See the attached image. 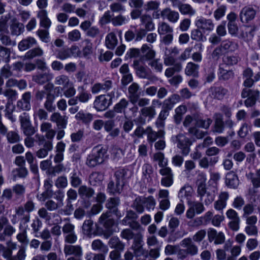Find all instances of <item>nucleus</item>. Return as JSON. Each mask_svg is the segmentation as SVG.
<instances>
[{
    "mask_svg": "<svg viewBox=\"0 0 260 260\" xmlns=\"http://www.w3.org/2000/svg\"><path fill=\"white\" fill-rule=\"evenodd\" d=\"M91 248L93 250L98 251L104 254H106L108 252V246L99 239L95 240L92 241Z\"/></svg>",
    "mask_w": 260,
    "mask_h": 260,
    "instance_id": "nucleus-48",
    "label": "nucleus"
},
{
    "mask_svg": "<svg viewBox=\"0 0 260 260\" xmlns=\"http://www.w3.org/2000/svg\"><path fill=\"white\" fill-rule=\"evenodd\" d=\"M123 186L112 180L108 184L107 190L110 194H120L123 189Z\"/></svg>",
    "mask_w": 260,
    "mask_h": 260,
    "instance_id": "nucleus-44",
    "label": "nucleus"
},
{
    "mask_svg": "<svg viewBox=\"0 0 260 260\" xmlns=\"http://www.w3.org/2000/svg\"><path fill=\"white\" fill-rule=\"evenodd\" d=\"M78 89L80 91L79 93L77 96V98H78L79 101L81 103L87 102L91 98V94L87 91H86L83 86L79 87Z\"/></svg>",
    "mask_w": 260,
    "mask_h": 260,
    "instance_id": "nucleus-51",
    "label": "nucleus"
},
{
    "mask_svg": "<svg viewBox=\"0 0 260 260\" xmlns=\"http://www.w3.org/2000/svg\"><path fill=\"white\" fill-rule=\"evenodd\" d=\"M47 110L42 108L36 109L34 113L33 116L34 120L39 118L40 120H46L48 119V113Z\"/></svg>",
    "mask_w": 260,
    "mask_h": 260,
    "instance_id": "nucleus-64",
    "label": "nucleus"
},
{
    "mask_svg": "<svg viewBox=\"0 0 260 260\" xmlns=\"http://www.w3.org/2000/svg\"><path fill=\"white\" fill-rule=\"evenodd\" d=\"M239 61V58L236 55H224L222 57V62L224 64L228 66H233L236 64Z\"/></svg>",
    "mask_w": 260,
    "mask_h": 260,
    "instance_id": "nucleus-59",
    "label": "nucleus"
},
{
    "mask_svg": "<svg viewBox=\"0 0 260 260\" xmlns=\"http://www.w3.org/2000/svg\"><path fill=\"white\" fill-rule=\"evenodd\" d=\"M140 21L141 24L144 25V29L146 30L152 31L154 29V24L150 15L146 14L142 15L140 17Z\"/></svg>",
    "mask_w": 260,
    "mask_h": 260,
    "instance_id": "nucleus-39",
    "label": "nucleus"
},
{
    "mask_svg": "<svg viewBox=\"0 0 260 260\" xmlns=\"http://www.w3.org/2000/svg\"><path fill=\"white\" fill-rule=\"evenodd\" d=\"M159 173L162 176L161 184L167 187L171 186L173 183V174L171 169L169 167L161 168Z\"/></svg>",
    "mask_w": 260,
    "mask_h": 260,
    "instance_id": "nucleus-16",
    "label": "nucleus"
},
{
    "mask_svg": "<svg viewBox=\"0 0 260 260\" xmlns=\"http://www.w3.org/2000/svg\"><path fill=\"white\" fill-rule=\"evenodd\" d=\"M127 174V171L124 169H119L114 173L115 181L123 186L124 185V180Z\"/></svg>",
    "mask_w": 260,
    "mask_h": 260,
    "instance_id": "nucleus-55",
    "label": "nucleus"
},
{
    "mask_svg": "<svg viewBox=\"0 0 260 260\" xmlns=\"http://www.w3.org/2000/svg\"><path fill=\"white\" fill-rule=\"evenodd\" d=\"M143 54L141 59L145 61H151L153 60L155 56V52L151 49L147 44H143L141 48Z\"/></svg>",
    "mask_w": 260,
    "mask_h": 260,
    "instance_id": "nucleus-33",
    "label": "nucleus"
},
{
    "mask_svg": "<svg viewBox=\"0 0 260 260\" xmlns=\"http://www.w3.org/2000/svg\"><path fill=\"white\" fill-rule=\"evenodd\" d=\"M93 221L91 219L85 220L82 226V233L88 237H91L93 233Z\"/></svg>",
    "mask_w": 260,
    "mask_h": 260,
    "instance_id": "nucleus-47",
    "label": "nucleus"
},
{
    "mask_svg": "<svg viewBox=\"0 0 260 260\" xmlns=\"http://www.w3.org/2000/svg\"><path fill=\"white\" fill-rule=\"evenodd\" d=\"M40 131L45 133V137L48 140H51L56 134V132L52 128V125L49 122H43L40 125Z\"/></svg>",
    "mask_w": 260,
    "mask_h": 260,
    "instance_id": "nucleus-27",
    "label": "nucleus"
},
{
    "mask_svg": "<svg viewBox=\"0 0 260 260\" xmlns=\"http://www.w3.org/2000/svg\"><path fill=\"white\" fill-rule=\"evenodd\" d=\"M256 10L251 5L244 7L239 14V18L243 23H248L253 20L256 16Z\"/></svg>",
    "mask_w": 260,
    "mask_h": 260,
    "instance_id": "nucleus-14",
    "label": "nucleus"
},
{
    "mask_svg": "<svg viewBox=\"0 0 260 260\" xmlns=\"http://www.w3.org/2000/svg\"><path fill=\"white\" fill-rule=\"evenodd\" d=\"M7 98L8 102L6 105V108H8V105L14 101H15L18 97V92L16 90L12 88H8L4 89L3 94Z\"/></svg>",
    "mask_w": 260,
    "mask_h": 260,
    "instance_id": "nucleus-43",
    "label": "nucleus"
},
{
    "mask_svg": "<svg viewBox=\"0 0 260 260\" xmlns=\"http://www.w3.org/2000/svg\"><path fill=\"white\" fill-rule=\"evenodd\" d=\"M113 87V82L111 80H105L103 83H96L91 87V90L93 94H96L100 92H107Z\"/></svg>",
    "mask_w": 260,
    "mask_h": 260,
    "instance_id": "nucleus-23",
    "label": "nucleus"
},
{
    "mask_svg": "<svg viewBox=\"0 0 260 260\" xmlns=\"http://www.w3.org/2000/svg\"><path fill=\"white\" fill-rule=\"evenodd\" d=\"M180 98L179 95L173 94L163 102L162 108L170 111L173 109L174 106L180 101Z\"/></svg>",
    "mask_w": 260,
    "mask_h": 260,
    "instance_id": "nucleus-30",
    "label": "nucleus"
},
{
    "mask_svg": "<svg viewBox=\"0 0 260 260\" xmlns=\"http://www.w3.org/2000/svg\"><path fill=\"white\" fill-rule=\"evenodd\" d=\"M220 46L224 53L234 52L237 49L238 47L237 43H235L229 40H225L222 41Z\"/></svg>",
    "mask_w": 260,
    "mask_h": 260,
    "instance_id": "nucleus-45",
    "label": "nucleus"
},
{
    "mask_svg": "<svg viewBox=\"0 0 260 260\" xmlns=\"http://www.w3.org/2000/svg\"><path fill=\"white\" fill-rule=\"evenodd\" d=\"M219 159L218 156L208 158L204 156L199 160V166L204 169H208L209 166H213L216 164Z\"/></svg>",
    "mask_w": 260,
    "mask_h": 260,
    "instance_id": "nucleus-42",
    "label": "nucleus"
},
{
    "mask_svg": "<svg viewBox=\"0 0 260 260\" xmlns=\"http://www.w3.org/2000/svg\"><path fill=\"white\" fill-rule=\"evenodd\" d=\"M52 78V76L47 73L38 74L33 76L32 80L36 83L43 85L49 81Z\"/></svg>",
    "mask_w": 260,
    "mask_h": 260,
    "instance_id": "nucleus-46",
    "label": "nucleus"
},
{
    "mask_svg": "<svg viewBox=\"0 0 260 260\" xmlns=\"http://www.w3.org/2000/svg\"><path fill=\"white\" fill-rule=\"evenodd\" d=\"M54 83L56 85L62 86L64 88H68L70 83L69 78L65 75H60L55 77Z\"/></svg>",
    "mask_w": 260,
    "mask_h": 260,
    "instance_id": "nucleus-52",
    "label": "nucleus"
},
{
    "mask_svg": "<svg viewBox=\"0 0 260 260\" xmlns=\"http://www.w3.org/2000/svg\"><path fill=\"white\" fill-rule=\"evenodd\" d=\"M180 244L182 247L185 248V249H181L179 251V254L181 255L182 257L185 258L187 255L193 256L198 253V247L190 238L183 239Z\"/></svg>",
    "mask_w": 260,
    "mask_h": 260,
    "instance_id": "nucleus-8",
    "label": "nucleus"
},
{
    "mask_svg": "<svg viewBox=\"0 0 260 260\" xmlns=\"http://www.w3.org/2000/svg\"><path fill=\"white\" fill-rule=\"evenodd\" d=\"M107 149L102 145L94 146L88 155L86 164L90 168H93L103 164L107 158Z\"/></svg>",
    "mask_w": 260,
    "mask_h": 260,
    "instance_id": "nucleus-2",
    "label": "nucleus"
},
{
    "mask_svg": "<svg viewBox=\"0 0 260 260\" xmlns=\"http://www.w3.org/2000/svg\"><path fill=\"white\" fill-rule=\"evenodd\" d=\"M11 34L14 36L21 35L24 30V25L20 22H14L10 27Z\"/></svg>",
    "mask_w": 260,
    "mask_h": 260,
    "instance_id": "nucleus-56",
    "label": "nucleus"
},
{
    "mask_svg": "<svg viewBox=\"0 0 260 260\" xmlns=\"http://www.w3.org/2000/svg\"><path fill=\"white\" fill-rule=\"evenodd\" d=\"M157 104L158 105H161V103L158 100H153L152 101V105L150 106L145 107L140 109V114L142 117L148 118V119L151 120L154 118L156 113L154 105Z\"/></svg>",
    "mask_w": 260,
    "mask_h": 260,
    "instance_id": "nucleus-19",
    "label": "nucleus"
},
{
    "mask_svg": "<svg viewBox=\"0 0 260 260\" xmlns=\"http://www.w3.org/2000/svg\"><path fill=\"white\" fill-rule=\"evenodd\" d=\"M3 109V106H0V134L2 135H6L9 143L12 144L17 143L20 141V137L18 133L15 131L8 132L7 127L2 122L1 111Z\"/></svg>",
    "mask_w": 260,
    "mask_h": 260,
    "instance_id": "nucleus-12",
    "label": "nucleus"
},
{
    "mask_svg": "<svg viewBox=\"0 0 260 260\" xmlns=\"http://www.w3.org/2000/svg\"><path fill=\"white\" fill-rule=\"evenodd\" d=\"M153 159L158 161V166L162 168H166L168 164L167 159H165L164 154L159 152L153 155Z\"/></svg>",
    "mask_w": 260,
    "mask_h": 260,
    "instance_id": "nucleus-63",
    "label": "nucleus"
},
{
    "mask_svg": "<svg viewBox=\"0 0 260 260\" xmlns=\"http://www.w3.org/2000/svg\"><path fill=\"white\" fill-rule=\"evenodd\" d=\"M173 31V29L170 26L169 24L165 22H162L158 24V32L160 36L165 35L172 33Z\"/></svg>",
    "mask_w": 260,
    "mask_h": 260,
    "instance_id": "nucleus-58",
    "label": "nucleus"
},
{
    "mask_svg": "<svg viewBox=\"0 0 260 260\" xmlns=\"http://www.w3.org/2000/svg\"><path fill=\"white\" fill-rule=\"evenodd\" d=\"M103 175L99 172H94L89 176V181L92 185L100 184L103 180Z\"/></svg>",
    "mask_w": 260,
    "mask_h": 260,
    "instance_id": "nucleus-61",
    "label": "nucleus"
},
{
    "mask_svg": "<svg viewBox=\"0 0 260 260\" xmlns=\"http://www.w3.org/2000/svg\"><path fill=\"white\" fill-rule=\"evenodd\" d=\"M55 96L50 93L47 94L46 100L44 104V107L49 112H53L56 110L54 103Z\"/></svg>",
    "mask_w": 260,
    "mask_h": 260,
    "instance_id": "nucleus-41",
    "label": "nucleus"
},
{
    "mask_svg": "<svg viewBox=\"0 0 260 260\" xmlns=\"http://www.w3.org/2000/svg\"><path fill=\"white\" fill-rule=\"evenodd\" d=\"M214 123L213 127V132L218 134L223 133L225 128L231 130L234 125V121L231 119H227L223 121V116L221 114L216 113L214 114Z\"/></svg>",
    "mask_w": 260,
    "mask_h": 260,
    "instance_id": "nucleus-5",
    "label": "nucleus"
},
{
    "mask_svg": "<svg viewBox=\"0 0 260 260\" xmlns=\"http://www.w3.org/2000/svg\"><path fill=\"white\" fill-rule=\"evenodd\" d=\"M193 119L195 121V126L198 127L208 129L212 122L211 118L203 119L200 114L196 113L193 114Z\"/></svg>",
    "mask_w": 260,
    "mask_h": 260,
    "instance_id": "nucleus-26",
    "label": "nucleus"
},
{
    "mask_svg": "<svg viewBox=\"0 0 260 260\" xmlns=\"http://www.w3.org/2000/svg\"><path fill=\"white\" fill-rule=\"evenodd\" d=\"M65 255L72 256H82L83 249L80 245L65 244L63 248Z\"/></svg>",
    "mask_w": 260,
    "mask_h": 260,
    "instance_id": "nucleus-22",
    "label": "nucleus"
},
{
    "mask_svg": "<svg viewBox=\"0 0 260 260\" xmlns=\"http://www.w3.org/2000/svg\"><path fill=\"white\" fill-rule=\"evenodd\" d=\"M114 96V92H111L107 95L102 94L95 97L93 102V107L98 111L106 110L112 104V98Z\"/></svg>",
    "mask_w": 260,
    "mask_h": 260,
    "instance_id": "nucleus-7",
    "label": "nucleus"
},
{
    "mask_svg": "<svg viewBox=\"0 0 260 260\" xmlns=\"http://www.w3.org/2000/svg\"><path fill=\"white\" fill-rule=\"evenodd\" d=\"M188 133L189 135L194 136L198 139L203 138L208 134L207 132H204L199 128L198 127L191 126L188 129Z\"/></svg>",
    "mask_w": 260,
    "mask_h": 260,
    "instance_id": "nucleus-53",
    "label": "nucleus"
},
{
    "mask_svg": "<svg viewBox=\"0 0 260 260\" xmlns=\"http://www.w3.org/2000/svg\"><path fill=\"white\" fill-rule=\"evenodd\" d=\"M205 34L201 29L197 28L191 30L190 33L191 39L193 40L199 42H204L206 40V37L204 35Z\"/></svg>",
    "mask_w": 260,
    "mask_h": 260,
    "instance_id": "nucleus-49",
    "label": "nucleus"
},
{
    "mask_svg": "<svg viewBox=\"0 0 260 260\" xmlns=\"http://www.w3.org/2000/svg\"><path fill=\"white\" fill-rule=\"evenodd\" d=\"M38 17L40 19V25L41 27L48 29L51 24V21L47 16V12L45 10L38 12Z\"/></svg>",
    "mask_w": 260,
    "mask_h": 260,
    "instance_id": "nucleus-35",
    "label": "nucleus"
},
{
    "mask_svg": "<svg viewBox=\"0 0 260 260\" xmlns=\"http://www.w3.org/2000/svg\"><path fill=\"white\" fill-rule=\"evenodd\" d=\"M143 246V236L141 233H138L129 248L135 253L136 257H140L145 254V250L144 249Z\"/></svg>",
    "mask_w": 260,
    "mask_h": 260,
    "instance_id": "nucleus-13",
    "label": "nucleus"
},
{
    "mask_svg": "<svg viewBox=\"0 0 260 260\" xmlns=\"http://www.w3.org/2000/svg\"><path fill=\"white\" fill-rule=\"evenodd\" d=\"M178 8L180 13L183 15L191 16L196 13V10L189 4H181L179 5Z\"/></svg>",
    "mask_w": 260,
    "mask_h": 260,
    "instance_id": "nucleus-54",
    "label": "nucleus"
},
{
    "mask_svg": "<svg viewBox=\"0 0 260 260\" xmlns=\"http://www.w3.org/2000/svg\"><path fill=\"white\" fill-rule=\"evenodd\" d=\"M235 74L232 70H225L222 67V64L219 66L218 71V79L221 81H228L234 79Z\"/></svg>",
    "mask_w": 260,
    "mask_h": 260,
    "instance_id": "nucleus-25",
    "label": "nucleus"
},
{
    "mask_svg": "<svg viewBox=\"0 0 260 260\" xmlns=\"http://www.w3.org/2000/svg\"><path fill=\"white\" fill-rule=\"evenodd\" d=\"M50 120L55 123L58 129H64L67 127L68 117L57 112H53L50 116Z\"/></svg>",
    "mask_w": 260,
    "mask_h": 260,
    "instance_id": "nucleus-18",
    "label": "nucleus"
},
{
    "mask_svg": "<svg viewBox=\"0 0 260 260\" xmlns=\"http://www.w3.org/2000/svg\"><path fill=\"white\" fill-rule=\"evenodd\" d=\"M239 181L237 175L233 171L228 173L225 177V184L231 188H236L239 185Z\"/></svg>",
    "mask_w": 260,
    "mask_h": 260,
    "instance_id": "nucleus-29",
    "label": "nucleus"
},
{
    "mask_svg": "<svg viewBox=\"0 0 260 260\" xmlns=\"http://www.w3.org/2000/svg\"><path fill=\"white\" fill-rule=\"evenodd\" d=\"M43 145V147L41 148L36 152V156L39 158H43L46 157L48 155V152L51 151L53 149V144L50 140L45 141Z\"/></svg>",
    "mask_w": 260,
    "mask_h": 260,
    "instance_id": "nucleus-34",
    "label": "nucleus"
},
{
    "mask_svg": "<svg viewBox=\"0 0 260 260\" xmlns=\"http://www.w3.org/2000/svg\"><path fill=\"white\" fill-rule=\"evenodd\" d=\"M195 25L197 28L201 29L204 33L211 32L215 28V24L213 20L202 17L196 21Z\"/></svg>",
    "mask_w": 260,
    "mask_h": 260,
    "instance_id": "nucleus-15",
    "label": "nucleus"
},
{
    "mask_svg": "<svg viewBox=\"0 0 260 260\" xmlns=\"http://www.w3.org/2000/svg\"><path fill=\"white\" fill-rule=\"evenodd\" d=\"M77 49L76 46H72L71 48H61L56 50V57L60 60H64L70 57L74 51Z\"/></svg>",
    "mask_w": 260,
    "mask_h": 260,
    "instance_id": "nucleus-28",
    "label": "nucleus"
},
{
    "mask_svg": "<svg viewBox=\"0 0 260 260\" xmlns=\"http://www.w3.org/2000/svg\"><path fill=\"white\" fill-rule=\"evenodd\" d=\"M132 67L134 68L136 75L140 79H147L152 80L156 77L151 75V72L146 66H143L141 62V59H135Z\"/></svg>",
    "mask_w": 260,
    "mask_h": 260,
    "instance_id": "nucleus-9",
    "label": "nucleus"
},
{
    "mask_svg": "<svg viewBox=\"0 0 260 260\" xmlns=\"http://www.w3.org/2000/svg\"><path fill=\"white\" fill-rule=\"evenodd\" d=\"M208 238L210 242L214 241L215 245L222 244L225 241L224 234L220 232L217 233L214 229H209L208 231Z\"/></svg>",
    "mask_w": 260,
    "mask_h": 260,
    "instance_id": "nucleus-21",
    "label": "nucleus"
},
{
    "mask_svg": "<svg viewBox=\"0 0 260 260\" xmlns=\"http://www.w3.org/2000/svg\"><path fill=\"white\" fill-rule=\"evenodd\" d=\"M200 66L193 62H189L186 64L184 72L186 76L193 77H198L199 76V70Z\"/></svg>",
    "mask_w": 260,
    "mask_h": 260,
    "instance_id": "nucleus-32",
    "label": "nucleus"
},
{
    "mask_svg": "<svg viewBox=\"0 0 260 260\" xmlns=\"http://www.w3.org/2000/svg\"><path fill=\"white\" fill-rule=\"evenodd\" d=\"M242 75L244 79L243 86L246 88L252 87L254 83V80L252 78L253 74L252 70L249 68L246 69L243 71Z\"/></svg>",
    "mask_w": 260,
    "mask_h": 260,
    "instance_id": "nucleus-31",
    "label": "nucleus"
},
{
    "mask_svg": "<svg viewBox=\"0 0 260 260\" xmlns=\"http://www.w3.org/2000/svg\"><path fill=\"white\" fill-rule=\"evenodd\" d=\"M117 43L118 40L114 33L110 32L107 35L106 37L105 44L108 48L113 49L117 45Z\"/></svg>",
    "mask_w": 260,
    "mask_h": 260,
    "instance_id": "nucleus-50",
    "label": "nucleus"
},
{
    "mask_svg": "<svg viewBox=\"0 0 260 260\" xmlns=\"http://www.w3.org/2000/svg\"><path fill=\"white\" fill-rule=\"evenodd\" d=\"M31 93L29 91L24 92L22 95V98L17 102V109L22 111H29L31 109L30 101Z\"/></svg>",
    "mask_w": 260,
    "mask_h": 260,
    "instance_id": "nucleus-20",
    "label": "nucleus"
},
{
    "mask_svg": "<svg viewBox=\"0 0 260 260\" xmlns=\"http://www.w3.org/2000/svg\"><path fill=\"white\" fill-rule=\"evenodd\" d=\"M21 128L26 136H31L36 132V128L32 125L28 114L23 113L19 116Z\"/></svg>",
    "mask_w": 260,
    "mask_h": 260,
    "instance_id": "nucleus-11",
    "label": "nucleus"
},
{
    "mask_svg": "<svg viewBox=\"0 0 260 260\" xmlns=\"http://www.w3.org/2000/svg\"><path fill=\"white\" fill-rule=\"evenodd\" d=\"M210 95L215 99H221L227 93L228 90L221 86L211 87L209 89Z\"/></svg>",
    "mask_w": 260,
    "mask_h": 260,
    "instance_id": "nucleus-36",
    "label": "nucleus"
},
{
    "mask_svg": "<svg viewBox=\"0 0 260 260\" xmlns=\"http://www.w3.org/2000/svg\"><path fill=\"white\" fill-rule=\"evenodd\" d=\"M241 95L243 99L247 98L244 101L245 106L247 108L251 107L255 105L257 100L259 98V91L257 89L244 88L242 90Z\"/></svg>",
    "mask_w": 260,
    "mask_h": 260,
    "instance_id": "nucleus-10",
    "label": "nucleus"
},
{
    "mask_svg": "<svg viewBox=\"0 0 260 260\" xmlns=\"http://www.w3.org/2000/svg\"><path fill=\"white\" fill-rule=\"evenodd\" d=\"M43 54V50L40 47L35 48L28 51L25 54L24 57L26 59H32L36 57L42 56Z\"/></svg>",
    "mask_w": 260,
    "mask_h": 260,
    "instance_id": "nucleus-57",
    "label": "nucleus"
},
{
    "mask_svg": "<svg viewBox=\"0 0 260 260\" xmlns=\"http://www.w3.org/2000/svg\"><path fill=\"white\" fill-rule=\"evenodd\" d=\"M108 245L111 248L115 249L114 250L119 251H123L125 246V243L117 236L111 237L108 242Z\"/></svg>",
    "mask_w": 260,
    "mask_h": 260,
    "instance_id": "nucleus-37",
    "label": "nucleus"
},
{
    "mask_svg": "<svg viewBox=\"0 0 260 260\" xmlns=\"http://www.w3.org/2000/svg\"><path fill=\"white\" fill-rule=\"evenodd\" d=\"M120 201L118 197L110 198L107 201L105 206L108 210L103 213L99 219V222L102 225L104 229L103 234L106 239L109 238L114 233L113 226L114 225V219L111 218L112 214H114L117 218L119 219L122 215L118 209Z\"/></svg>",
    "mask_w": 260,
    "mask_h": 260,
    "instance_id": "nucleus-1",
    "label": "nucleus"
},
{
    "mask_svg": "<svg viewBox=\"0 0 260 260\" xmlns=\"http://www.w3.org/2000/svg\"><path fill=\"white\" fill-rule=\"evenodd\" d=\"M75 118L85 123H89L92 120L93 116L91 114L84 113L83 111H80L76 114Z\"/></svg>",
    "mask_w": 260,
    "mask_h": 260,
    "instance_id": "nucleus-60",
    "label": "nucleus"
},
{
    "mask_svg": "<svg viewBox=\"0 0 260 260\" xmlns=\"http://www.w3.org/2000/svg\"><path fill=\"white\" fill-rule=\"evenodd\" d=\"M37 44V41L33 37H29L21 40L18 45L20 51H25L31 47L33 45Z\"/></svg>",
    "mask_w": 260,
    "mask_h": 260,
    "instance_id": "nucleus-40",
    "label": "nucleus"
},
{
    "mask_svg": "<svg viewBox=\"0 0 260 260\" xmlns=\"http://www.w3.org/2000/svg\"><path fill=\"white\" fill-rule=\"evenodd\" d=\"M139 85L136 82L133 83L128 88V99L129 101L133 104L137 103L138 99L141 95Z\"/></svg>",
    "mask_w": 260,
    "mask_h": 260,
    "instance_id": "nucleus-17",
    "label": "nucleus"
},
{
    "mask_svg": "<svg viewBox=\"0 0 260 260\" xmlns=\"http://www.w3.org/2000/svg\"><path fill=\"white\" fill-rule=\"evenodd\" d=\"M164 64L166 66H171L167 68L165 72V75L167 78L172 77L175 73H179L182 70V64L180 61H176V59L171 54H165Z\"/></svg>",
    "mask_w": 260,
    "mask_h": 260,
    "instance_id": "nucleus-6",
    "label": "nucleus"
},
{
    "mask_svg": "<svg viewBox=\"0 0 260 260\" xmlns=\"http://www.w3.org/2000/svg\"><path fill=\"white\" fill-rule=\"evenodd\" d=\"M165 132L162 129H159L157 132L155 131L147 136V141L151 145L156 140L157 138H164Z\"/></svg>",
    "mask_w": 260,
    "mask_h": 260,
    "instance_id": "nucleus-62",
    "label": "nucleus"
},
{
    "mask_svg": "<svg viewBox=\"0 0 260 260\" xmlns=\"http://www.w3.org/2000/svg\"><path fill=\"white\" fill-rule=\"evenodd\" d=\"M78 193L82 199L86 200L91 198L94 194L93 188L86 185H81L78 189Z\"/></svg>",
    "mask_w": 260,
    "mask_h": 260,
    "instance_id": "nucleus-38",
    "label": "nucleus"
},
{
    "mask_svg": "<svg viewBox=\"0 0 260 260\" xmlns=\"http://www.w3.org/2000/svg\"><path fill=\"white\" fill-rule=\"evenodd\" d=\"M160 15L163 18H167L172 23L176 22L179 18L178 12L173 11L169 8L163 9L160 12Z\"/></svg>",
    "mask_w": 260,
    "mask_h": 260,
    "instance_id": "nucleus-24",
    "label": "nucleus"
},
{
    "mask_svg": "<svg viewBox=\"0 0 260 260\" xmlns=\"http://www.w3.org/2000/svg\"><path fill=\"white\" fill-rule=\"evenodd\" d=\"M171 140L174 143L177 144V147L180 149L181 153L183 155H188L190 151V146L192 144V142L190 138L183 134L179 133L172 136Z\"/></svg>",
    "mask_w": 260,
    "mask_h": 260,
    "instance_id": "nucleus-4",
    "label": "nucleus"
},
{
    "mask_svg": "<svg viewBox=\"0 0 260 260\" xmlns=\"http://www.w3.org/2000/svg\"><path fill=\"white\" fill-rule=\"evenodd\" d=\"M128 19V16H124L121 14L114 16L113 14H111L110 11H107L101 18L99 22L102 25L111 22L114 26H118L126 24Z\"/></svg>",
    "mask_w": 260,
    "mask_h": 260,
    "instance_id": "nucleus-3",
    "label": "nucleus"
}]
</instances>
